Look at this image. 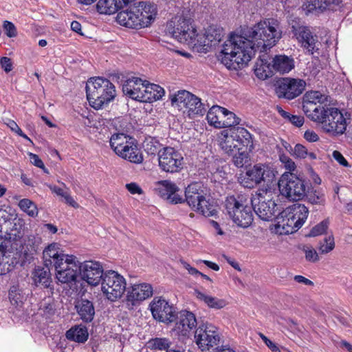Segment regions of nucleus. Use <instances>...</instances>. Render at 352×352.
Listing matches in <instances>:
<instances>
[{
    "mask_svg": "<svg viewBox=\"0 0 352 352\" xmlns=\"http://www.w3.org/2000/svg\"><path fill=\"white\" fill-rule=\"evenodd\" d=\"M319 120L313 121L320 123L322 129L327 133L333 135L343 134L347 126L345 117L341 111L334 107H327L320 114Z\"/></svg>",
    "mask_w": 352,
    "mask_h": 352,
    "instance_id": "12",
    "label": "nucleus"
},
{
    "mask_svg": "<svg viewBox=\"0 0 352 352\" xmlns=\"http://www.w3.org/2000/svg\"><path fill=\"white\" fill-rule=\"evenodd\" d=\"M87 329L83 325H76L66 332V338L72 341L83 343L88 339Z\"/></svg>",
    "mask_w": 352,
    "mask_h": 352,
    "instance_id": "35",
    "label": "nucleus"
},
{
    "mask_svg": "<svg viewBox=\"0 0 352 352\" xmlns=\"http://www.w3.org/2000/svg\"><path fill=\"white\" fill-rule=\"evenodd\" d=\"M219 145L226 153L232 155L242 146L253 148V141L250 132L243 127L226 129L218 135Z\"/></svg>",
    "mask_w": 352,
    "mask_h": 352,
    "instance_id": "8",
    "label": "nucleus"
},
{
    "mask_svg": "<svg viewBox=\"0 0 352 352\" xmlns=\"http://www.w3.org/2000/svg\"><path fill=\"white\" fill-rule=\"evenodd\" d=\"M280 160L284 164L285 168L289 170V173L295 170L296 166L291 158L286 155H281L280 156Z\"/></svg>",
    "mask_w": 352,
    "mask_h": 352,
    "instance_id": "56",
    "label": "nucleus"
},
{
    "mask_svg": "<svg viewBox=\"0 0 352 352\" xmlns=\"http://www.w3.org/2000/svg\"><path fill=\"white\" fill-rule=\"evenodd\" d=\"M86 94L89 104L95 109H100L115 98L116 91L108 79L94 77L87 82Z\"/></svg>",
    "mask_w": 352,
    "mask_h": 352,
    "instance_id": "4",
    "label": "nucleus"
},
{
    "mask_svg": "<svg viewBox=\"0 0 352 352\" xmlns=\"http://www.w3.org/2000/svg\"><path fill=\"white\" fill-rule=\"evenodd\" d=\"M185 201L194 211L205 217H212L217 214V207L210 201L201 184L195 182L189 184L185 190Z\"/></svg>",
    "mask_w": 352,
    "mask_h": 352,
    "instance_id": "7",
    "label": "nucleus"
},
{
    "mask_svg": "<svg viewBox=\"0 0 352 352\" xmlns=\"http://www.w3.org/2000/svg\"><path fill=\"white\" fill-rule=\"evenodd\" d=\"M3 30L9 38L16 37L17 36V30L14 24L9 21L3 22Z\"/></svg>",
    "mask_w": 352,
    "mask_h": 352,
    "instance_id": "54",
    "label": "nucleus"
},
{
    "mask_svg": "<svg viewBox=\"0 0 352 352\" xmlns=\"http://www.w3.org/2000/svg\"><path fill=\"white\" fill-rule=\"evenodd\" d=\"M303 252L305 254V258L307 261L316 263L319 261V256L314 248L311 246H304Z\"/></svg>",
    "mask_w": 352,
    "mask_h": 352,
    "instance_id": "52",
    "label": "nucleus"
},
{
    "mask_svg": "<svg viewBox=\"0 0 352 352\" xmlns=\"http://www.w3.org/2000/svg\"><path fill=\"white\" fill-rule=\"evenodd\" d=\"M177 320L173 331L178 336H188L191 331L197 325V320L194 314L186 310H182L177 314Z\"/></svg>",
    "mask_w": 352,
    "mask_h": 352,
    "instance_id": "26",
    "label": "nucleus"
},
{
    "mask_svg": "<svg viewBox=\"0 0 352 352\" xmlns=\"http://www.w3.org/2000/svg\"><path fill=\"white\" fill-rule=\"evenodd\" d=\"M243 34L231 33L223 44L219 58L228 69L247 64L256 51H266L282 36L279 22L273 19L261 21Z\"/></svg>",
    "mask_w": 352,
    "mask_h": 352,
    "instance_id": "1",
    "label": "nucleus"
},
{
    "mask_svg": "<svg viewBox=\"0 0 352 352\" xmlns=\"http://www.w3.org/2000/svg\"><path fill=\"white\" fill-rule=\"evenodd\" d=\"M294 279L297 283H302L305 285H314V283L311 280H310L309 279H308L302 276H300V275L295 276Z\"/></svg>",
    "mask_w": 352,
    "mask_h": 352,
    "instance_id": "64",
    "label": "nucleus"
},
{
    "mask_svg": "<svg viewBox=\"0 0 352 352\" xmlns=\"http://www.w3.org/2000/svg\"><path fill=\"white\" fill-rule=\"evenodd\" d=\"M305 87L306 82L302 79L283 78L278 82L276 92L279 98L292 100L300 96Z\"/></svg>",
    "mask_w": 352,
    "mask_h": 352,
    "instance_id": "23",
    "label": "nucleus"
},
{
    "mask_svg": "<svg viewBox=\"0 0 352 352\" xmlns=\"http://www.w3.org/2000/svg\"><path fill=\"white\" fill-rule=\"evenodd\" d=\"M306 198L309 203L314 205L324 206L326 204L325 191L321 188H316L306 192Z\"/></svg>",
    "mask_w": 352,
    "mask_h": 352,
    "instance_id": "39",
    "label": "nucleus"
},
{
    "mask_svg": "<svg viewBox=\"0 0 352 352\" xmlns=\"http://www.w3.org/2000/svg\"><path fill=\"white\" fill-rule=\"evenodd\" d=\"M169 98L173 107L182 111L190 118L196 116H203L206 111L201 99L188 91H177L170 94Z\"/></svg>",
    "mask_w": 352,
    "mask_h": 352,
    "instance_id": "10",
    "label": "nucleus"
},
{
    "mask_svg": "<svg viewBox=\"0 0 352 352\" xmlns=\"http://www.w3.org/2000/svg\"><path fill=\"white\" fill-rule=\"evenodd\" d=\"M24 226V221L21 218H15L13 221L12 228H10V235L14 236H19Z\"/></svg>",
    "mask_w": 352,
    "mask_h": 352,
    "instance_id": "53",
    "label": "nucleus"
},
{
    "mask_svg": "<svg viewBox=\"0 0 352 352\" xmlns=\"http://www.w3.org/2000/svg\"><path fill=\"white\" fill-rule=\"evenodd\" d=\"M254 74L260 79L265 80L272 76L270 65L264 59H259L255 64Z\"/></svg>",
    "mask_w": 352,
    "mask_h": 352,
    "instance_id": "40",
    "label": "nucleus"
},
{
    "mask_svg": "<svg viewBox=\"0 0 352 352\" xmlns=\"http://www.w3.org/2000/svg\"><path fill=\"white\" fill-rule=\"evenodd\" d=\"M58 182L60 183V182ZM60 184L63 186L64 188L52 184H47V186L52 192L55 193L59 197H63L67 204L75 208H78L79 205L76 202V201L70 195L69 188H67L65 184L63 182H60Z\"/></svg>",
    "mask_w": 352,
    "mask_h": 352,
    "instance_id": "37",
    "label": "nucleus"
},
{
    "mask_svg": "<svg viewBox=\"0 0 352 352\" xmlns=\"http://www.w3.org/2000/svg\"><path fill=\"white\" fill-rule=\"evenodd\" d=\"M29 156L30 162L32 164L43 169L45 173H48V171L45 168L43 161L39 158V157L37 155L30 153Z\"/></svg>",
    "mask_w": 352,
    "mask_h": 352,
    "instance_id": "57",
    "label": "nucleus"
},
{
    "mask_svg": "<svg viewBox=\"0 0 352 352\" xmlns=\"http://www.w3.org/2000/svg\"><path fill=\"white\" fill-rule=\"evenodd\" d=\"M276 171L270 164L258 163L245 173L240 174L238 182L248 188H253L263 183L265 186L264 188L272 190L276 184Z\"/></svg>",
    "mask_w": 352,
    "mask_h": 352,
    "instance_id": "6",
    "label": "nucleus"
},
{
    "mask_svg": "<svg viewBox=\"0 0 352 352\" xmlns=\"http://www.w3.org/2000/svg\"><path fill=\"white\" fill-rule=\"evenodd\" d=\"M125 278L116 271L104 272L101 282L103 294L111 301H115L122 297L126 290Z\"/></svg>",
    "mask_w": 352,
    "mask_h": 352,
    "instance_id": "15",
    "label": "nucleus"
},
{
    "mask_svg": "<svg viewBox=\"0 0 352 352\" xmlns=\"http://www.w3.org/2000/svg\"><path fill=\"white\" fill-rule=\"evenodd\" d=\"M7 246L0 240V275H4L13 268V262L6 250Z\"/></svg>",
    "mask_w": 352,
    "mask_h": 352,
    "instance_id": "38",
    "label": "nucleus"
},
{
    "mask_svg": "<svg viewBox=\"0 0 352 352\" xmlns=\"http://www.w3.org/2000/svg\"><path fill=\"white\" fill-rule=\"evenodd\" d=\"M157 8L154 3L139 1L126 10L118 12L117 22L129 28L139 29L148 27L156 19Z\"/></svg>",
    "mask_w": 352,
    "mask_h": 352,
    "instance_id": "2",
    "label": "nucleus"
},
{
    "mask_svg": "<svg viewBox=\"0 0 352 352\" xmlns=\"http://www.w3.org/2000/svg\"><path fill=\"white\" fill-rule=\"evenodd\" d=\"M304 138L309 142H316L319 140L318 135L312 130H307L304 133Z\"/></svg>",
    "mask_w": 352,
    "mask_h": 352,
    "instance_id": "59",
    "label": "nucleus"
},
{
    "mask_svg": "<svg viewBox=\"0 0 352 352\" xmlns=\"http://www.w3.org/2000/svg\"><path fill=\"white\" fill-rule=\"evenodd\" d=\"M144 94L141 95L142 102H153L162 98L164 90L158 85L146 83L144 87Z\"/></svg>",
    "mask_w": 352,
    "mask_h": 352,
    "instance_id": "32",
    "label": "nucleus"
},
{
    "mask_svg": "<svg viewBox=\"0 0 352 352\" xmlns=\"http://www.w3.org/2000/svg\"><path fill=\"white\" fill-rule=\"evenodd\" d=\"M333 157L342 166L348 167L349 164L342 153L338 151H334L332 154Z\"/></svg>",
    "mask_w": 352,
    "mask_h": 352,
    "instance_id": "61",
    "label": "nucleus"
},
{
    "mask_svg": "<svg viewBox=\"0 0 352 352\" xmlns=\"http://www.w3.org/2000/svg\"><path fill=\"white\" fill-rule=\"evenodd\" d=\"M153 294L152 286L146 283L134 284L127 291L126 303L129 309L150 298Z\"/></svg>",
    "mask_w": 352,
    "mask_h": 352,
    "instance_id": "25",
    "label": "nucleus"
},
{
    "mask_svg": "<svg viewBox=\"0 0 352 352\" xmlns=\"http://www.w3.org/2000/svg\"><path fill=\"white\" fill-rule=\"evenodd\" d=\"M41 243V239L38 236H29L25 242V252L30 254H34L37 252Z\"/></svg>",
    "mask_w": 352,
    "mask_h": 352,
    "instance_id": "44",
    "label": "nucleus"
},
{
    "mask_svg": "<svg viewBox=\"0 0 352 352\" xmlns=\"http://www.w3.org/2000/svg\"><path fill=\"white\" fill-rule=\"evenodd\" d=\"M145 82L138 78L128 79L122 85L124 94L131 99L141 102V95L144 94Z\"/></svg>",
    "mask_w": 352,
    "mask_h": 352,
    "instance_id": "30",
    "label": "nucleus"
},
{
    "mask_svg": "<svg viewBox=\"0 0 352 352\" xmlns=\"http://www.w3.org/2000/svg\"><path fill=\"white\" fill-rule=\"evenodd\" d=\"M0 64L3 70L8 73L12 69V64L10 58L8 57H2L0 60Z\"/></svg>",
    "mask_w": 352,
    "mask_h": 352,
    "instance_id": "62",
    "label": "nucleus"
},
{
    "mask_svg": "<svg viewBox=\"0 0 352 352\" xmlns=\"http://www.w3.org/2000/svg\"><path fill=\"white\" fill-rule=\"evenodd\" d=\"M34 280L36 284H41L45 288L49 287L51 283L49 272L43 268L35 270Z\"/></svg>",
    "mask_w": 352,
    "mask_h": 352,
    "instance_id": "42",
    "label": "nucleus"
},
{
    "mask_svg": "<svg viewBox=\"0 0 352 352\" xmlns=\"http://www.w3.org/2000/svg\"><path fill=\"white\" fill-rule=\"evenodd\" d=\"M294 155L300 159L308 157L311 160L316 159V155L313 152H309L308 149L302 144H297L293 150Z\"/></svg>",
    "mask_w": 352,
    "mask_h": 352,
    "instance_id": "45",
    "label": "nucleus"
},
{
    "mask_svg": "<svg viewBox=\"0 0 352 352\" xmlns=\"http://www.w3.org/2000/svg\"><path fill=\"white\" fill-rule=\"evenodd\" d=\"M272 67L276 72L287 74L294 68V60L286 55H276L272 60Z\"/></svg>",
    "mask_w": 352,
    "mask_h": 352,
    "instance_id": "33",
    "label": "nucleus"
},
{
    "mask_svg": "<svg viewBox=\"0 0 352 352\" xmlns=\"http://www.w3.org/2000/svg\"><path fill=\"white\" fill-rule=\"evenodd\" d=\"M19 206L21 210L31 217L38 215V209L36 204L29 199H23L19 202Z\"/></svg>",
    "mask_w": 352,
    "mask_h": 352,
    "instance_id": "43",
    "label": "nucleus"
},
{
    "mask_svg": "<svg viewBox=\"0 0 352 352\" xmlns=\"http://www.w3.org/2000/svg\"><path fill=\"white\" fill-rule=\"evenodd\" d=\"M79 267L80 262L75 256H67L54 268L57 281L63 284L75 283L79 274Z\"/></svg>",
    "mask_w": 352,
    "mask_h": 352,
    "instance_id": "22",
    "label": "nucleus"
},
{
    "mask_svg": "<svg viewBox=\"0 0 352 352\" xmlns=\"http://www.w3.org/2000/svg\"><path fill=\"white\" fill-rule=\"evenodd\" d=\"M326 102H327V95L318 91H307L303 96V111L311 120H319L320 113L326 109L321 104Z\"/></svg>",
    "mask_w": 352,
    "mask_h": 352,
    "instance_id": "21",
    "label": "nucleus"
},
{
    "mask_svg": "<svg viewBox=\"0 0 352 352\" xmlns=\"http://www.w3.org/2000/svg\"><path fill=\"white\" fill-rule=\"evenodd\" d=\"M180 263L182 266L188 270V273L191 275H197L198 274H200V272L198 271L196 268L191 267L188 263H186L184 261H181Z\"/></svg>",
    "mask_w": 352,
    "mask_h": 352,
    "instance_id": "63",
    "label": "nucleus"
},
{
    "mask_svg": "<svg viewBox=\"0 0 352 352\" xmlns=\"http://www.w3.org/2000/svg\"><path fill=\"white\" fill-rule=\"evenodd\" d=\"M251 201L254 212L262 220L270 221L275 217L277 206L273 200L272 190L259 189L256 197Z\"/></svg>",
    "mask_w": 352,
    "mask_h": 352,
    "instance_id": "14",
    "label": "nucleus"
},
{
    "mask_svg": "<svg viewBox=\"0 0 352 352\" xmlns=\"http://www.w3.org/2000/svg\"><path fill=\"white\" fill-rule=\"evenodd\" d=\"M226 211L232 221L239 227L248 228L253 221L252 207L244 204L234 196L226 200Z\"/></svg>",
    "mask_w": 352,
    "mask_h": 352,
    "instance_id": "13",
    "label": "nucleus"
},
{
    "mask_svg": "<svg viewBox=\"0 0 352 352\" xmlns=\"http://www.w3.org/2000/svg\"><path fill=\"white\" fill-rule=\"evenodd\" d=\"M280 193L292 201L302 200L306 196L307 182L293 173H285L278 181Z\"/></svg>",
    "mask_w": 352,
    "mask_h": 352,
    "instance_id": "11",
    "label": "nucleus"
},
{
    "mask_svg": "<svg viewBox=\"0 0 352 352\" xmlns=\"http://www.w3.org/2000/svg\"><path fill=\"white\" fill-rule=\"evenodd\" d=\"M156 189L160 197L170 203L178 204L184 201L182 196L178 193L179 191L178 186L169 180L158 182Z\"/></svg>",
    "mask_w": 352,
    "mask_h": 352,
    "instance_id": "27",
    "label": "nucleus"
},
{
    "mask_svg": "<svg viewBox=\"0 0 352 352\" xmlns=\"http://www.w3.org/2000/svg\"><path fill=\"white\" fill-rule=\"evenodd\" d=\"M109 142L112 150L120 157L134 164L143 162V155L135 138L118 133L111 135Z\"/></svg>",
    "mask_w": 352,
    "mask_h": 352,
    "instance_id": "9",
    "label": "nucleus"
},
{
    "mask_svg": "<svg viewBox=\"0 0 352 352\" xmlns=\"http://www.w3.org/2000/svg\"><path fill=\"white\" fill-rule=\"evenodd\" d=\"M159 166L162 170L167 173H178L183 168L184 157L175 148L164 147L158 152Z\"/></svg>",
    "mask_w": 352,
    "mask_h": 352,
    "instance_id": "19",
    "label": "nucleus"
},
{
    "mask_svg": "<svg viewBox=\"0 0 352 352\" xmlns=\"http://www.w3.org/2000/svg\"><path fill=\"white\" fill-rule=\"evenodd\" d=\"M10 214L5 209L0 208V240L3 237H6V234H8V230L4 228L8 223L12 225L10 223Z\"/></svg>",
    "mask_w": 352,
    "mask_h": 352,
    "instance_id": "46",
    "label": "nucleus"
},
{
    "mask_svg": "<svg viewBox=\"0 0 352 352\" xmlns=\"http://www.w3.org/2000/svg\"><path fill=\"white\" fill-rule=\"evenodd\" d=\"M287 120L297 127L302 126L305 121L302 116L297 115H290Z\"/></svg>",
    "mask_w": 352,
    "mask_h": 352,
    "instance_id": "58",
    "label": "nucleus"
},
{
    "mask_svg": "<svg viewBox=\"0 0 352 352\" xmlns=\"http://www.w3.org/2000/svg\"><path fill=\"white\" fill-rule=\"evenodd\" d=\"M335 248L334 237L332 234L326 236L319 243L318 250L321 254H328Z\"/></svg>",
    "mask_w": 352,
    "mask_h": 352,
    "instance_id": "48",
    "label": "nucleus"
},
{
    "mask_svg": "<svg viewBox=\"0 0 352 352\" xmlns=\"http://www.w3.org/2000/svg\"><path fill=\"white\" fill-rule=\"evenodd\" d=\"M295 36L298 41L301 43L302 47L306 49L310 54H314L317 50L316 43L317 36L313 35L309 28L307 27H299L294 30Z\"/></svg>",
    "mask_w": 352,
    "mask_h": 352,
    "instance_id": "29",
    "label": "nucleus"
},
{
    "mask_svg": "<svg viewBox=\"0 0 352 352\" xmlns=\"http://www.w3.org/2000/svg\"><path fill=\"white\" fill-rule=\"evenodd\" d=\"M249 147L246 148L245 146H242L236 151L238 153L233 156L232 162L238 168L243 167L250 161V156L248 151H251Z\"/></svg>",
    "mask_w": 352,
    "mask_h": 352,
    "instance_id": "41",
    "label": "nucleus"
},
{
    "mask_svg": "<svg viewBox=\"0 0 352 352\" xmlns=\"http://www.w3.org/2000/svg\"><path fill=\"white\" fill-rule=\"evenodd\" d=\"M223 37V31L221 28L209 26L204 33H196L195 42L191 47L194 51L199 53H206L217 45Z\"/></svg>",
    "mask_w": 352,
    "mask_h": 352,
    "instance_id": "16",
    "label": "nucleus"
},
{
    "mask_svg": "<svg viewBox=\"0 0 352 352\" xmlns=\"http://www.w3.org/2000/svg\"><path fill=\"white\" fill-rule=\"evenodd\" d=\"M144 151L149 155H154L159 152V143L154 139H148L144 144Z\"/></svg>",
    "mask_w": 352,
    "mask_h": 352,
    "instance_id": "51",
    "label": "nucleus"
},
{
    "mask_svg": "<svg viewBox=\"0 0 352 352\" xmlns=\"http://www.w3.org/2000/svg\"><path fill=\"white\" fill-rule=\"evenodd\" d=\"M126 188L133 195H141L143 193V190L140 188V186L138 184L134 182L126 184Z\"/></svg>",
    "mask_w": 352,
    "mask_h": 352,
    "instance_id": "60",
    "label": "nucleus"
},
{
    "mask_svg": "<svg viewBox=\"0 0 352 352\" xmlns=\"http://www.w3.org/2000/svg\"><path fill=\"white\" fill-rule=\"evenodd\" d=\"M153 318L166 324L176 320L177 311L175 307L165 298L155 297L149 305Z\"/></svg>",
    "mask_w": 352,
    "mask_h": 352,
    "instance_id": "20",
    "label": "nucleus"
},
{
    "mask_svg": "<svg viewBox=\"0 0 352 352\" xmlns=\"http://www.w3.org/2000/svg\"><path fill=\"white\" fill-rule=\"evenodd\" d=\"M9 299L12 305L21 306L24 300V296L16 286H12L9 291Z\"/></svg>",
    "mask_w": 352,
    "mask_h": 352,
    "instance_id": "49",
    "label": "nucleus"
},
{
    "mask_svg": "<svg viewBox=\"0 0 352 352\" xmlns=\"http://www.w3.org/2000/svg\"><path fill=\"white\" fill-rule=\"evenodd\" d=\"M308 208L300 204L286 208L276 218L275 230L279 234H289L297 231L305 223Z\"/></svg>",
    "mask_w": 352,
    "mask_h": 352,
    "instance_id": "5",
    "label": "nucleus"
},
{
    "mask_svg": "<svg viewBox=\"0 0 352 352\" xmlns=\"http://www.w3.org/2000/svg\"><path fill=\"white\" fill-rule=\"evenodd\" d=\"M77 311L82 320L85 322H90L94 319L95 309L93 303L87 300H82L76 305Z\"/></svg>",
    "mask_w": 352,
    "mask_h": 352,
    "instance_id": "34",
    "label": "nucleus"
},
{
    "mask_svg": "<svg viewBox=\"0 0 352 352\" xmlns=\"http://www.w3.org/2000/svg\"><path fill=\"white\" fill-rule=\"evenodd\" d=\"M195 340L202 351H208L219 344L220 342L219 329L211 323H202L195 330Z\"/></svg>",
    "mask_w": 352,
    "mask_h": 352,
    "instance_id": "17",
    "label": "nucleus"
},
{
    "mask_svg": "<svg viewBox=\"0 0 352 352\" xmlns=\"http://www.w3.org/2000/svg\"><path fill=\"white\" fill-rule=\"evenodd\" d=\"M165 31L179 42L191 47L195 42L197 30L193 24L190 10L185 8L178 12L167 22Z\"/></svg>",
    "mask_w": 352,
    "mask_h": 352,
    "instance_id": "3",
    "label": "nucleus"
},
{
    "mask_svg": "<svg viewBox=\"0 0 352 352\" xmlns=\"http://www.w3.org/2000/svg\"><path fill=\"white\" fill-rule=\"evenodd\" d=\"M104 274L102 266L98 262L87 261L80 263L79 274L90 285L96 286L102 282Z\"/></svg>",
    "mask_w": 352,
    "mask_h": 352,
    "instance_id": "24",
    "label": "nucleus"
},
{
    "mask_svg": "<svg viewBox=\"0 0 352 352\" xmlns=\"http://www.w3.org/2000/svg\"><path fill=\"white\" fill-rule=\"evenodd\" d=\"M340 3L341 0H305L302 9L307 14L317 10L320 11L334 10Z\"/></svg>",
    "mask_w": 352,
    "mask_h": 352,
    "instance_id": "31",
    "label": "nucleus"
},
{
    "mask_svg": "<svg viewBox=\"0 0 352 352\" xmlns=\"http://www.w3.org/2000/svg\"><path fill=\"white\" fill-rule=\"evenodd\" d=\"M6 124L11 129L12 131L16 133L19 136L32 142V140L22 131L21 128L14 120L8 119Z\"/></svg>",
    "mask_w": 352,
    "mask_h": 352,
    "instance_id": "55",
    "label": "nucleus"
},
{
    "mask_svg": "<svg viewBox=\"0 0 352 352\" xmlns=\"http://www.w3.org/2000/svg\"><path fill=\"white\" fill-rule=\"evenodd\" d=\"M206 119L210 126L217 129L232 127L240 123V118L235 113L218 105L209 109Z\"/></svg>",
    "mask_w": 352,
    "mask_h": 352,
    "instance_id": "18",
    "label": "nucleus"
},
{
    "mask_svg": "<svg viewBox=\"0 0 352 352\" xmlns=\"http://www.w3.org/2000/svg\"><path fill=\"white\" fill-rule=\"evenodd\" d=\"M148 344L153 349L168 351L167 349L170 347L171 342L168 338H155L149 340Z\"/></svg>",
    "mask_w": 352,
    "mask_h": 352,
    "instance_id": "47",
    "label": "nucleus"
},
{
    "mask_svg": "<svg viewBox=\"0 0 352 352\" xmlns=\"http://www.w3.org/2000/svg\"><path fill=\"white\" fill-rule=\"evenodd\" d=\"M194 295L198 300L203 301L212 309H220L227 305L225 300L206 295L198 290H195Z\"/></svg>",
    "mask_w": 352,
    "mask_h": 352,
    "instance_id": "36",
    "label": "nucleus"
},
{
    "mask_svg": "<svg viewBox=\"0 0 352 352\" xmlns=\"http://www.w3.org/2000/svg\"><path fill=\"white\" fill-rule=\"evenodd\" d=\"M69 256L65 254L60 245L56 243L50 244L43 252L44 264L47 267L53 266L55 268L58 264H60V262H63Z\"/></svg>",
    "mask_w": 352,
    "mask_h": 352,
    "instance_id": "28",
    "label": "nucleus"
},
{
    "mask_svg": "<svg viewBox=\"0 0 352 352\" xmlns=\"http://www.w3.org/2000/svg\"><path fill=\"white\" fill-rule=\"evenodd\" d=\"M329 227V221L324 220L312 228L308 236L316 237L324 234Z\"/></svg>",
    "mask_w": 352,
    "mask_h": 352,
    "instance_id": "50",
    "label": "nucleus"
}]
</instances>
